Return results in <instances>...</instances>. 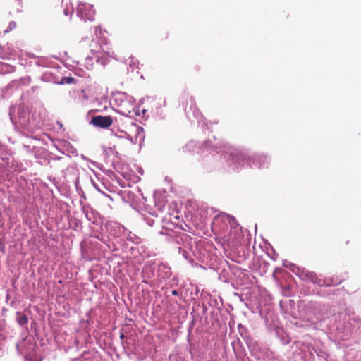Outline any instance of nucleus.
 I'll return each mask as SVG.
<instances>
[{
    "label": "nucleus",
    "instance_id": "1",
    "mask_svg": "<svg viewBox=\"0 0 361 361\" xmlns=\"http://www.w3.org/2000/svg\"><path fill=\"white\" fill-rule=\"evenodd\" d=\"M231 220L232 217L227 214L217 216L212 226L214 233L220 236L224 235L228 230L227 222H230Z\"/></svg>",
    "mask_w": 361,
    "mask_h": 361
},
{
    "label": "nucleus",
    "instance_id": "2",
    "mask_svg": "<svg viewBox=\"0 0 361 361\" xmlns=\"http://www.w3.org/2000/svg\"><path fill=\"white\" fill-rule=\"evenodd\" d=\"M78 15L83 19L89 20H94L95 11L93 6L90 4L80 3L77 7Z\"/></svg>",
    "mask_w": 361,
    "mask_h": 361
},
{
    "label": "nucleus",
    "instance_id": "3",
    "mask_svg": "<svg viewBox=\"0 0 361 361\" xmlns=\"http://www.w3.org/2000/svg\"><path fill=\"white\" fill-rule=\"evenodd\" d=\"M93 126L101 128H107L113 123V118L110 116H95L90 122Z\"/></svg>",
    "mask_w": 361,
    "mask_h": 361
},
{
    "label": "nucleus",
    "instance_id": "4",
    "mask_svg": "<svg viewBox=\"0 0 361 361\" xmlns=\"http://www.w3.org/2000/svg\"><path fill=\"white\" fill-rule=\"evenodd\" d=\"M0 70V71H1L4 73H13L15 70V68L6 63H1Z\"/></svg>",
    "mask_w": 361,
    "mask_h": 361
},
{
    "label": "nucleus",
    "instance_id": "5",
    "mask_svg": "<svg viewBox=\"0 0 361 361\" xmlns=\"http://www.w3.org/2000/svg\"><path fill=\"white\" fill-rule=\"evenodd\" d=\"M305 276L310 279L312 283H315L317 281V276L315 273L312 271H307L305 273Z\"/></svg>",
    "mask_w": 361,
    "mask_h": 361
},
{
    "label": "nucleus",
    "instance_id": "6",
    "mask_svg": "<svg viewBox=\"0 0 361 361\" xmlns=\"http://www.w3.org/2000/svg\"><path fill=\"white\" fill-rule=\"evenodd\" d=\"M18 322L20 324L23 325L28 322V319L25 315L20 314L18 318Z\"/></svg>",
    "mask_w": 361,
    "mask_h": 361
},
{
    "label": "nucleus",
    "instance_id": "7",
    "mask_svg": "<svg viewBox=\"0 0 361 361\" xmlns=\"http://www.w3.org/2000/svg\"><path fill=\"white\" fill-rule=\"evenodd\" d=\"M16 27V23L13 21L9 23L8 27L4 30V32H8Z\"/></svg>",
    "mask_w": 361,
    "mask_h": 361
},
{
    "label": "nucleus",
    "instance_id": "8",
    "mask_svg": "<svg viewBox=\"0 0 361 361\" xmlns=\"http://www.w3.org/2000/svg\"><path fill=\"white\" fill-rule=\"evenodd\" d=\"M63 13L66 16H68L70 13H72V11H70L68 8H65Z\"/></svg>",
    "mask_w": 361,
    "mask_h": 361
},
{
    "label": "nucleus",
    "instance_id": "9",
    "mask_svg": "<svg viewBox=\"0 0 361 361\" xmlns=\"http://www.w3.org/2000/svg\"><path fill=\"white\" fill-rule=\"evenodd\" d=\"M341 281H339V282H337V283H327L328 286H331V285H337V284H339Z\"/></svg>",
    "mask_w": 361,
    "mask_h": 361
},
{
    "label": "nucleus",
    "instance_id": "10",
    "mask_svg": "<svg viewBox=\"0 0 361 361\" xmlns=\"http://www.w3.org/2000/svg\"><path fill=\"white\" fill-rule=\"evenodd\" d=\"M172 294L174 295H178V292L176 290H173Z\"/></svg>",
    "mask_w": 361,
    "mask_h": 361
},
{
    "label": "nucleus",
    "instance_id": "11",
    "mask_svg": "<svg viewBox=\"0 0 361 361\" xmlns=\"http://www.w3.org/2000/svg\"><path fill=\"white\" fill-rule=\"evenodd\" d=\"M190 102H191V103H195V101L192 97L190 98Z\"/></svg>",
    "mask_w": 361,
    "mask_h": 361
},
{
    "label": "nucleus",
    "instance_id": "12",
    "mask_svg": "<svg viewBox=\"0 0 361 361\" xmlns=\"http://www.w3.org/2000/svg\"><path fill=\"white\" fill-rule=\"evenodd\" d=\"M120 337H121V338H124V334H121Z\"/></svg>",
    "mask_w": 361,
    "mask_h": 361
},
{
    "label": "nucleus",
    "instance_id": "13",
    "mask_svg": "<svg viewBox=\"0 0 361 361\" xmlns=\"http://www.w3.org/2000/svg\"><path fill=\"white\" fill-rule=\"evenodd\" d=\"M73 80V78H68V81H71V80Z\"/></svg>",
    "mask_w": 361,
    "mask_h": 361
}]
</instances>
